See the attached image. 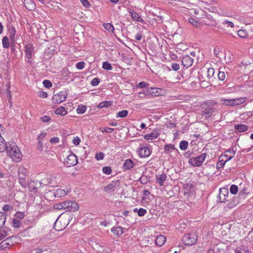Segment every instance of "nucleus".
<instances>
[{
    "label": "nucleus",
    "mask_w": 253,
    "mask_h": 253,
    "mask_svg": "<svg viewBox=\"0 0 253 253\" xmlns=\"http://www.w3.org/2000/svg\"><path fill=\"white\" fill-rule=\"evenodd\" d=\"M8 235L5 230H1L0 231V241L5 238Z\"/></svg>",
    "instance_id": "680f3d73"
},
{
    "label": "nucleus",
    "mask_w": 253,
    "mask_h": 253,
    "mask_svg": "<svg viewBox=\"0 0 253 253\" xmlns=\"http://www.w3.org/2000/svg\"><path fill=\"white\" fill-rule=\"evenodd\" d=\"M72 142L75 145L78 146L81 142V139L78 136H75L73 138Z\"/></svg>",
    "instance_id": "6e6d98bb"
},
{
    "label": "nucleus",
    "mask_w": 253,
    "mask_h": 253,
    "mask_svg": "<svg viewBox=\"0 0 253 253\" xmlns=\"http://www.w3.org/2000/svg\"><path fill=\"white\" fill-rule=\"evenodd\" d=\"M128 112L127 110H123L119 112L116 115V118H125L127 116Z\"/></svg>",
    "instance_id": "ea45409f"
},
{
    "label": "nucleus",
    "mask_w": 253,
    "mask_h": 253,
    "mask_svg": "<svg viewBox=\"0 0 253 253\" xmlns=\"http://www.w3.org/2000/svg\"><path fill=\"white\" fill-rule=\"evenodd\" d=\"M134 166V163L133 161L129 159H126L124 165H123V169L124 170H128L131 168H132Z\"/></svg>",
    "instance_id": "412c9836"
},
{
    "label": "nucleus",
    "mask_w": 253,
    "mask_h": 253,
    "mask_svg": "<svg viewBox=\"0 0 253 253\" xmlns=\"http://www.w3.org/2000/svg\"><path fill=\"white\" fill-rule=\"evenodd\" d=\"M233 99H222V105H225L226 106H234V101Z\"/></svg>",
    "instance_id": "c03bdc74"
},
{
    "label": "nucleus",
    "mask_w": 253,
    "mask_h": 253,
    "mask_svg": "<svg viewBox=\"0 0 253 253\" xmlns=\"http://www.w3.org/2000/svg\"><path fill=\"white\" fill-rule=\"evenodd\" d=\"M130 12L131 13V17L134 21H136L141 23H143V19L140 16L138 13L134 11H132L131 12Z\"/></svg>",
    "instance_id": "b1692460"
},
{
    "label": "nucleus",
    "mask_w": 253,
    "mask_h": 253,
    "mask_svg": "<svg viewBox=\"0 0 253 253\" xmlns=\"http://www.w3.org/2000/svg\"><path fill=\"white\" fill-rule=\"evenodd\" d=\"M95 158L97 161L102 160L104 158V154L102 152L96 153Z\"/></svg>",
    "instance_id": "3c124183"
},
{
    "label": "nucleus",
    "mask_w": 253,
    "mask_h": 253,
    "mask_svg": "<svg viewBox=\"0 0 253 253\" xmlns=\"http://www.w3.org/2000/svg\"><path fill=\"white\" fill-rule=\"evenodd\" d=\"M102 68L108 71H111L113 69V67L110 63L105 61L103 62Z\"/></svg>",
    "instance_id": "a19ab883"
},
{
    "label": "nucleus",
    "mask_w": 253,
    "mask_h": 253,
    "mask_svg": "<svg viewBox=\"0 0 253 253\" xmlns=\"http://www.w3.org/2000/svg\"><path fill=\"white\" fill-rule=\"evenodd\" d=\"M133 212H137L138 216H142L146 213L147 211L143 208H140L139 209H138L137 208H135L133 210Z\"/></svg>",
    "instance_id": "f704fd0d"
},
{
    "label": "nucleus",
    "mask_w": 253,
    "mask_h": 253,
    "mask_svg": "<svg viewBox=\"0 0 253 253\" xmlns=\"http://www.w3.org/2000/svg\"><path fill=\"white\" fill-rule=\"evenodd\" d=\"M66 166L68 167H73L76 165L78 163L77 156L73 154L69 155L66 158Z\"/></svg>",
    "instance_id": "9b49d317"
},
{
    "label": "nucleus",
    "mask_w": 253,
    "mask_h": 253,
    "mask_svg": "<svg viewBox=\"0 0 253 253\" xmlns=\"http://www.w3.org/2000/svg\"><path fill=\"white\" fill-rule=\"evenodd\" d=\"M155 244L158 247H162L166 241V237L163 235H159L155 240Z\"/></svg>",
    "instance_id": "dca6fc26"
},
{
    "label": "nucleus",
    "mask_w": 253,
    "mask_h": 253,
    "mask_svg": "<svg viewBox=\"0 0 253 253\" xmlns=\"http://www.w3.org/2000/svg\"><path fill=\"white\" fill-rule=\"evenodd\" d=\"M86 110V106L83 105H79L76 110L77 112L79 114H84Z\"/></svg>",
    "instance_id": "e433bc0d"
},
{
    "label": "nucleus",
    "mask_w": 253,
    "mask_h": 253,
    "mask_svg": "<svg viewBox=\"0 0 253 253\" xmlns=\"http://www.w3.org/2000/svg\"><path fill=\"white\" fill-rule=\"evenodd\" d=\"M197 235L194 232L186 234L182 238V242L185 245L190 246L197 243Z\"/></svg>",
    "instance_id": "20e7f679"
},
{
    "label": "nucleus",
    "mask_w": 253,
    "mask_h": 253,
    "mask_svg": "<svg viewBox=\"0 0 253 253\" xmlns=\"http://www.w3.org/2000/svg\"><path fill=\"white\" fill-rule=\"evenodd\" d=\"M235 253H249L250 250L248 247L245 245H242L237 247L235 250Z\"/></svg>",
    "instance_id": "2eb2a0df"
},
{
    "label": "nucleus",
    "mask_w": 253,
    "mask_h": 253,
    "mask_svg": "<svg viewBox=\"0 0 253 253\" xmlns=\"http://www.w3.org/2000/svg\"><path fill=\"white\" fill-rule=\"evenodd\" d=\"M188 143L187 141L183 140L180 142L179 148L183 151L187 149L188 147Z\"/></svg>",
    "instance_id": "79ce46f5"
},
{
    "label": "nucleus",
    "mask_w": 253,
    "mask_h": 253,
    "mask_svg": "<svg viewBox=\"0 0 253 253\" xmlns=\"http://www.w3.org/2000/svg\"><path fill=\"white\" fill-rule=\"evenodd\" d=\"M206 157V154L203 153L197 157L191 158L189 160V163L193 166L199 167L203 164Z\"/></svg>",
    "instance_id": "0eeeda50"
},
{
    "label": "nucleus",
    "mask_w": 253,
    "mask_h": 253,
    "mask_svg": "<svg viewBox=\"0 0 253 253\" xmlns=\"http://www.w3.org/2000/svg\"><path fill=\"white\" fill-rule=\"evenodd\" d=\"M247 98L246 97H240L237 99H233L234 106L239 105L243 104L246 101Z\"/></svg>",
    "instance_id": "473e14b6"
},
{
    "label": "nucleus",
    "mask_w": 253,
    "mask_h": 253,
    "mask_svg": "<svg viewBox=\"0 0 253 253\" xmlns=\"http://www.w3.org/2000/svg\"><path fill=\"white\" fill-rule=\"evenodd\" d=\"M42 84L46 88H50L52 86L51 82L47 80H45L43 81Z\"/></svg>",
    "instance_id": "5fc2aeb1"
},
{
    "label": "nucleus",
    "mask_w": 253,
    "mask_h": 253,
    "mask_svg": "<svg viewBox=\"0 0 253 253\" xmlns=\"http://www.w3.org/2000/svg\"><path fill=\"white\" fill-rule=\"evenodd\" d=\"M57 209L65 210L66 211H75L79 210L77 203L73 201H66L56 205Z\"/></svg>",
    "instance_id": "f03ea898"
},
{
    "label": "nucleus",
    "mask_w": 253,
    "mask_h": 253,
    "mask_svg": "<svg viewBox=\"0 0 253 253\" xmlns=\"http://www.w3.org/2000/svg\"><path fill=\"white\" fill-rule=\"evenodd\" d=\"M234 128L236 131L239 132H241L247 131L249 128V126L246 125L240 124L237 125H235Z\"/></svg>",
    "instance_id": "aec40b11"
},
{
    "label": "nucleus",
    "mask_w": 253,
    "mask_h": 253,
    "mask_svg": "<svg viewBox=\"0 0 253 253\" xmlns=\"http://www.w3.org/2000/svg\"><path fill=\"white\" fill-rule=\"evenodd\" d=\"M212 109L211 108H208L202 112V115L204 116L205 118L208 119L210 118L212 115Z\"/></svg>",
    "instance_id": "c85d7f7f"
},
{
    "label": "nucleus",
    "mask_w": 253,
    "mask_h": 253,
    "mask_svg": "<svg viewBox=\"0 0 253 253\" xmlns=\"http://www.w3.org/2000/svg\"><path fill=\"white\" fill-rule=\"evenodd\" d=\"M39 96L42 98H46L47 97V93L43 91H41L39 92Z\"/></svg>",
    "instance_id": "338daca9"
},
{
    "label": "nucleus",
    "mask_w": 253,
    "mask_h": 253,
    "mask_svg": "<svg viewBox=\"0 0 253 253\" xmlns=\"http://www.w3.org/2000/svg\"><path fill=\"white\" fill-rule=\"evenodd\" d=\"M85 63L84 61H81L78 62L76 65V67L78 70H82L84 68Z\"/></svg>",
    "instance_id": "603ef678"
},
{
    "label": "nucleus",
    "mask_w": 253,
    "mask_h": 253,
    "mask_svg": "<svg viewBox=\"0 0 253 253\" xmlns=\"http://www.w3.org/2000/svg\"><path fill=\"white\" fill-rule=\"evenodd\" d=\"M27 175V170L23 166H21L18 170V179L19 183L23 187H26L27 184L26 177Z\"/></svg>",
    "instance_id": "7ed1b4c3"
},
{
    "label": "nucleus",
    "mask_w": 253,
    "mask_h": 253,
    "mask_svg": "<svg viewBox=\"0 0 253 253\" xmlns=\"http://www.w3.org/2000/svg\"><path fill=\"white\" fill-rule=\"evenodd\" d=\"M8 33L9 36L10 38V40L12 42H14L15 41V35H16V30L15 28L13 26H11L8 29Z\"/></svg>",
    "instance_id": "4be33fe9"
},
{
    "label": "nucleus",
    "mask_w": 253,
    "mask_h": 253,
    "mask_svg": "<svg viewBox=\"0 0 253 253\" xmlns=\"http://www.w3.org/2000/svg\"><path fill=\"white\" fill-rule=\"evenodd\" d=\"M24 4L26 8L29 10H33L35 8V4L32 0H24Z\"/></svg>",
    "instance_id": "6ab92c4d"
},
{
    "label": "nucleus",
    "mask_w": 253,
    "mask_h": 253,
    "mask_svg": "<svg viewBox=\"0 0 253 253\" xmlns=\"http://www.w3.org/2000/svg\"><path fill=\"white\" fill-rule=\"evenodd\" d=\"M160 134L159 129H155L153 131L144 136V138L146 140H153L157 138Z\"/></svg>",
    "instance_id": "ddd939ff"
},
{
    "label": "nucleus",
    "mask_w": 253,
    "mask_h": 253,
    "mask_svg": "<svg viewBox=\"0 0 253 253\" xmlns=\"http://www.w3.org/2000/svg\"><path fill=\"white\" fill-rule=\"evenodd\" d=\"M233 58V55L230 51H224V59L226 63L230 62Z\"/></svg>",
    "instance_id": "c756f323"
},
{
    "label": "nucleus",
    "mask_w": 253,
    "mask_h": 253,
    "mask_svg": "<svg viewBox=\"0 0 253 253\" xmlns=\"http://www.w3.org/2000/svg\"><path fill=\"white\" fill-rule=\"evenodd\" d=\"M67 111L66 110V109L62 106H60V107L58 108L55 111V113L56 115L62 116H65L67 114Z\"/></svg>",
    "instance_id": "bb28decb"
},
{
    "label": "nucleus",
    "mask_w": 253,
    "mask_h": 253,
    "mask_svg": "<svg viewBox=\"0 0 253 253\" xmlns=\"http://www.w3.org/2000/svg\"><path fill=\"white\" fill-rule=\"evenodd\" d=\"M68 192L69 190L68 189L65 190L58 188L54 192V196L55 197L60 198L65 196Z\"/></svg>",
    "instance_id": "f3484780"
},
{
    "label": "nucleus",
    "mask_w": 253,
    "mask_h": 253,
    "mask_svg": "<svg viewBox=\"0 0 253 253\" xmlns=\"http://www.w3.org/2000/svg\"><path fill=\"white\" fill-rule=\"evenodd\" d=\"M238 191V187L237 185L232 184L230 188V192L233 195H235L237 193Z\"/></svg>",
    "instance_id": "37998d69"
},
{
    "label": "nucleus",
    "mask_w": 253,
    "mask_h": 253,
    "mask_svg": "<svg viewBox=\"0 0 253 253\" xmlns=\"http://www.w3.org/2000/svg\"><path fill=\"white\" fill-rule=\"evenodd\" d=\"M111 105H112V101H105L100 102L98 105L97 107L98 108H103L104 107H109V106H111Z\"/></svg>",
    "instance_id": "58836bf2"
},
{
    "label": "nucleus",
    "mask_w": 253,
    "mask_h": 253,
    "mask_svg": "<svg viewBox=\"0 0 253 253\" xmlns=\"http://www.w3.org/2000/svg\"><path fill=\"white\" fill-rule=\"evenodd\" d=\"M235 155V152L233 149H229L226 151H225L224 153H222V157H224L225 160L222 159V162H224V163H222V168L223 167L225 163L231 160Z\"/></svg>",
    "instance_id": "f8f14e48"
},
{
    "label": "nucleus",
    "mask_w": 253,
    "mask_h": 253,
    "mask_svg": "<svg viewBox=\"0 0 253 253\" xmlns=\"http://www.w3.org/2000/svg\"><path fill=\"white\" fill-rule=\"evenodd\" d=\"M25 215L24 212L18 211L15 213V216L17 219H23L25 217Z\"/></svg>",
    "instance_id": "052dcab7"
},
{
    "label": "nucleus",
    "mask_w": 253,
    "mask_h": 253,
    "mask_svg": "<svg viewBox=\"0 0 253 253\" xmlns=\"http://www.w3.org/2000/svg\"><path fill=\"white\" fill-rule=\"evenodd\" d=\"M181 62L184 67L188 68L192 65L193 59L189 55H186L182 58Z\"/></svg>",
    "instance_id": "4468645a"
},
{
    "label": "nucleus",
    "mask_w": 253,
    "mask_h": 253,
    "mask_svg": "<svg viewBox=\"0 0 253 253\" xmlns=\"http://www.w3.org/2000/svg\"><path fill=\"white\" fill-rule=\"evenodd\" d=\"M47 135L45 132H42L38 136V141H42L43 138Z\"/></svg>",
    "instance_id": "0e129e2a"
},
{
    "label": "nucleus",
    "mask_w": 253,
    "mask_h": 253,
    "mask_svg": "<svg viewBox=\"0 0 253 253\" xmlns=\"http://www.w3.org/2000/svg\"><path fill=\"white\" fill-rule=\"evenodd\" d=\"M51 120V118L46 115H45L43 117L40 118V120H41L43 123H47L49 122Z\"/></svg>",
    "instance_id": "e2e57ef3"
},
{
    "label": "nucleus",
    "mask_w": 253,
    "mask_h": 253,
    "mask_svg": "<svg viewBox=\"0 0 253 253\" xmlns=\"http://www.w3.org/2000/svg\"><path fill=\"white\" fill-rule=\"evenodd\" d=\"M188 21L191 25L195 27H198L199 25V23L193 18H189Z\"/></svg>",
    "instance_id": "09e8293b"
},
{
    "label": "nucleus",
    "mask_w": 253,
    "mask_h": 253,
    "mask_svg": "<svg viewBox=\"0 0 253 253\" xmlns=\"http://www.w3.org/2000/svg\"><path fill=\"white\" fill-rule=\"evenodd\" d=\"M118 185V181H112L107 186L105 187V190L107 192L114 191L115 188Z\"/></svg>",
    "instance_id": "5701e85b"
},
{
    "label": "nucleus",
    "mask_w": 253,
    "mask_h": 253,
    "mask_svg": "<svg viewBox=\"0 0 253 253\" xmlns=\"http://www.w3.org/2000/svg\"><path fill=\"white\" fill-rule=\"evenodd\" d=\"M2 46L4 48H8L10 46V43L9 42V39L7 37L5 36L2 38Z\"/></svg>",
    "instance_id": "72a5a7b5"
},
{
    "label": "nucleus",
    "mask_w": 253,
    "mask_h": 253,
    "mask_svg": "<svg viewBox=\"0 0 253 253\" xmlns=\"http://www.w3.org/2000/svg\"><path fill=\"white\" fill-rule=\"evenodd\" d=\"M171 68H172V70H173L174 71H177L180 68L179 65L176 63H172L171 64Z\"/></svg>",
    "instance_id": "69168bd1"
},
{
    "label": "nucleus",
    "mask_w": 253,
    "mask_h": 253,
    "mask_svg": "<svg viewBox=\"0 0 253 253\" xmlns=\"http://www.w3.org/2000/svg\"><path fill=\"white\" fill-rule=\"evenodd\" d=\"M173 150H176V149L174 147V145L173 144H167L164 148V151L166 154H170ZM176 150L177 151V149Z\"/></svg>",
    "instance_id": "cd10ccee"
},
{
    "label": "nucleus",
    "mask_w": 253,
    "mask_h": 253,
    "mask_svg": "<svg viewBox=\"0 0 253 253\" xmlns=\"http://www.w3.org/2000/svg\"><path fill=\"white\" fill-rule=\"evenodd\" d=\"M222 194H223L224 196V198L223 201H222V203L230 200V199H228L229 191L228 188L222 187Z\"/></svg>",
    "instance_id": "4c0bfd02"
},
{
    "label": "nucleus",
    "mask_w": 253,
    "mask_h": 253,
    "mask_svg": "<svg viewBox=\"0 0 253 253\" xmlns=\"http://www.w3.org/2000/svg\"><path fill=\"white\" fill-rule=\"evenodd\" d=\"M15 238H16L15 236H12L7 238L4 241L1 242L0 243V250H5L7 248H8L9 247L13 245L14 242L13 241V239Z\"/></svg>",
    "instance_id": "9d476101"
},
{
    "label": "nucleus",
    "mask_w": 253,
    "mask_h": 253,
    "mask_svg": "<svg viewBox=\"0 0 253 253\" xmlns=\"http://www.w3.org/2000/svg\"><path fill=\"white\" fill-rule=\"evenodd\" d=\"M103 27L109 32L113 33L114 32L115 28L111 23H108L104 24Z\"/></svg>",
    "instance_id": "2f4dec72"
},
{
    "label": "nucleus",
    "mask_w": 253,
    "mask_h": 253,
    "mask_svg": "<svg viewBox=\"0 0 253 253\" xmlns=\"http://www.w3.org/2000/svg\"><path fill=\"white\" fill-rule=\"evenodd\" d=\"M137 151L141 158L147 157L151 155L152 152L150 146L148 144H140Z\"/></svg>",
    "instance_id": "423d86ee"
},
{
    "label": "nucleus",
    "mask_w": 253,
    "mask_h": 253,
    "mask_svg": "<svg viewBox=\"0 0 253 253\" xmlns=\"http://www.w3.org/2000/svg\"><path fill=\"white\" fill-rule=\"evenodd\" d=\"M6 220V214L4 212H0V228L5 224Z\"/></svg>",
    "instance_id": "7c9ffc66"
},
{
    "label": "nucleus",
    "mask_w": 253,
    "mask_h": 253,
    "mask_svg": "<svg viewBox=\"0 0 253 253\" xmlns=\"http://www.w3.org/2000/svg\"><path fill=\"white\" fill-rule=\"evenodd\" d=\"M81 2L86 8H89L91 5L87 0H80Z\"/></svg>",
    "instance_id": "bf43d9fd"
},
{
    "label": "nucleus",
    "mask_w": 253,
    "mask_h": 253,
    "mask_svg": "<svg viewBox=\"0 0 253 253\" xmlns=\"http://www.w3.org/2000/svg\"><path fill=\"white\" fill-rule=\"evenodd\" d=\"M167 178V175L165 173H162L156 176V179L157 182L161 186L164 185V182Z\"/></svg>",
    "instance_id": "a211bd4d"
},
{
    "label": "nucleus",
    "mask_w": 253,
    "mask_h": 253,
    "mask_svg": "<svg viewBox=\"0 0 253 253\" xmlns=\"http://www.w3.org/2000/svg\"><path fill=\"white\" fill-rule=\"evenodd\" d=\"M100 79L99 78H94L91 82V84L92 86H97L100 83Z\"/></svg>",
    "instance_id": "4d7b16f0"
},
{
    "label": "nucleus",
    "mask_w": 253,
    "mask_h": 253,
    "mask_svg": "<svg viewBox=\"0 0 253 253\" xmlns=\"http://www.w3.org/2000/svg\"><path fill=\"white\" fill-rule=\"evenodd\" d=\"M222 30H224L225 31V29L224 28L225 27H231V28H233L234 27V23L230 21H228V20H225L224 21H223V22H222Z\"/></svg>",
    "instance_id": "c9c22d12"
},
{
    "label": "nucleus",
    "mask_w": 253,
    "mask_h": 253,
    "mask_svg": "<svg viewBox=\"0 0 253 253\" xmlns=\"http://www.w3.org/2000/svg\"><path fill=\"white\" fill-rule=\"evenodd\" d=\"M13 226L14 228H18L20 227L21 222L19 219L14 218L12 220Z\"/></svg>",
    "instance_id": "49530a36"
},
{
    "label": "nucleus",
    "mask_w": 253,
    "mask_h": 253,
    "mask_svg": "<svg viewBox=\"0 0 253 253\" xmlns=\"http://www.w3.org/2000/svg\"><path fill=\"white\" fill-rule=\"evenodd\" d=\"M25 58L28 59H32L35 53L34 45L31 43H29L25 45Z\"/></svg>",
    "instance_id": "1a4fd4ad"
},
{
    "label": "nucleus",
    "mask_w": 253,
    "mask_h": 253,
    "mask_svg": "<svg viewBox=\"0 0 253 253\" xmlns=\"http://www.w3.org/2000/svg\"><path fill=\"white\" fill-rule=\"evenodd\" d=\"M102 132L112 133L114 129L111 127H106L104 128L100 129Z\"/></svg>",
    "instance_id": "864d4df0"
},
{
    "label": "nucleus",
    "mask_w": 253,
    "mask_h": 253,
    "mask_svg": "<svg viewBox=\"0 0 253 253\" xmlns=\"http://www.w3.org/2000/svg\"><path fill=\"white\" fill-rule=\"evenodd\" d=\"M221 52V49L220 47H215L214 50V53L215 56L220 59V54Z\"/></svg>",
    "instance_id": "13d9d810"
},
{
    "label": "nucleus",
    "mask_w": 253,
    "mask_h": 253,
    "mask_svg": "<svg viewBox=\"0 0 253 253\" xmlns=\"http://www.w3.org/2000/svg\"><path fill=\"white\" fill-rule=\"evenodd\" d=\"M230 70L228 68L224 67V71H222V81L225 79L226 73L227 74V79L230 76Z\"/></svg>",
    "instance_id": "de8ad7c7"
},
{
    "label": "nucleus",
    "mask_w": 253,
    "mask_h": 253,
    "mask_svg": "<svg viewBox=\"0 0 253 253\" xmlns=\"http://www.w3.org/2000/svg\"><path fill=\"white\" fill-rule=\"evenodd\" d=\"M102 171L104 173L109 175L112 172V169L110 167H104L102 169Z\"/></svg>",
    "instance_id": "8fccbe9b"
},
{
    "label": "nucleus",
    "mask_w": 253,
    "mask_h": 253,
    "mask_svg": "<svg viewBox=\"0 0 253 253\" xmlns=\"http://www.w3.org/2000/svg\"><path fill=\"white\" fill-rule=\"evenodd\" d=\"M5 151L13 161L18 162L22 159V154L15 142H9Z\"/></svg>",
    "instance_id": "f257e3e1"
},
{
    "label": "nucleus",
    "mask_w": 253,
    "mask_h": 253,
    "mask_svg": "<svg viewBox=\"0 0 253 253\" xmlns=\"http://www.w3.org/2000/svg\"><path fill=\"white\" fill-rule=\"evenodd\" d=\"M59 142V138L58 137L55 136L52 137L50 139V142L53 144L57 143Z\"/></svg>",
    "instance_id": "774afa93"
},
{
    "label": "nucleus",
    "mask_w": 253,
    "mask_h": 253,
    "mask_svg": "<svg viewBox=\"0 0 253 253\" xmlns=\"http://www.w3.org/2000/svg\"><path fill=\"white\" fill-rule=\"evenodd\" d=\"M8 146V143H6L4 139L0 134V152H4Z\"/></svg>",
    "instance_id": "393cba45"
},
{
    "label": "nucleus",
    "mask_w": 253,
    "mask_h": 253,
    "mask_svg": "<svg viewBox=\"0 0 253 253\" xmlns=\"http://www.w3.org/2000/svg\"><path fill=\"white\" fill-rule=\"evenodd\" d=\"M67 96L66 92L61 91L53 95L52 98V102L54 103L60 104L66 100Z\"/></svg>",
    "instance_id": "6e6552de"
},
{
    "label": "nucleus",
    "mask_w": 253,
    "mask_h": 253,
    "mask_svg": "<svg viewBox=\"0 0 253 253\" xmlns=\"http://www.w3.org/2000/svg\"><path fill=\"white\" fill-rule=\"evenodd\" d=\"M165 93V90L157 87H149L144 92H140V94H144L145 95H151L152 96L163 95Z\"/></svg>",
    "instance_id": "39448f33"
},
{
    "label": "nucleus",
    "mask_w": 253,
    "mask_h": 253,
    "mask_svg": "<svg viewBox=\"0 0 253 253\" xmlns=\"http://www.w3.org/2000/svg\"><path fill=\"white\" fill-rule=\"evenodd\" d=\"M238 35L242 38H245L247 37V32L245 30H240L238 31Z\"/></svg>",
    "instance_id": "a18cd8bd"
},
{
    "label": "nucleus",
    "mask_w": 253,
    "mask_h": 253,
    "mask_svg": "<svg viewBox=\"0 0 253 253\" xmlns=\"http://www.w3.org/2000/svg\"><path fill=\"white\" fill-rule=\"evenodd\" d=\"M112 232L117 236H121L123 233V229L121 227H114L111 229Z\"/></svg>",
    "instance_id": "a878e982"
}]
</instances>
